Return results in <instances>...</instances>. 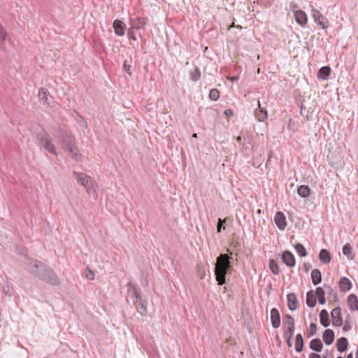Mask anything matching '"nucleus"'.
Listing matches in <instances>:
<instances>
[{"label":"nucleus","mask_w":358,"mask_h":358,"mask_svg":"<svg viewBox=\"0 0 358 358\" xmlns=\"http://www.w3.org/2000/svg\"><path fill=\"white\" fill-rule=\"evenodd\" d=\"M337 350L340 352H344L348 347V341L345 337H341L336 342Z\"/></svg>","instance_id":"obj_23"},{"label":"nucleus","mask_w":358,"mask_h":358,"mask_svg":"<svg viewBox=\"0 0 358 358\" xmlns=\"http://www.w3.org/2000/svg\"><path fill=\"white\" fill-rule=\"evenodd\" d=\"M24 264L26 265V268L32 274L39 278V275L41 274L42 271L44 269L46 266L43 262L38 261L36 259H34L29 257L24 259Z\"/></svg>","instance_id":"obj_6"},{"label":"nucleus","mask_w":358,"mask_h":358,"mask_svg":"<svg viewBox=\"0 0 358 358\" xmlns=\"http://www.w3.org/2000/svg\"><path fill=\"white\" fill-rule=\"evenodd\" d=\"M297 192L301 197L306 198L310 196V189L308 185H300L297 189Z\"/></svg>","instance_id":"obj_32"},{"label":"nucleus","mask_w":358,"mask_h":358,"mask_svg":"<svg viewBox=\"0 0 358 358\" xmlns=\"http://www.w3.org/2000/svg\"><path fill=\"white\" fill-rule=\"evenodd\" d=\"M285 325L287 327V328H294V319L289 314H286L285 315Z\"/></svg>","instance_id":"obj_40"},{"label":"nucleus","mask_w":358,"mask_h":358,"mask_svg":"<svg viewBox=\"0 0 358 358\" xmlns=\"http://www.w3.org/2000/svg\"><path fill=\"white\" fill-rule=\"evenodd\" d=\"M271 154L268 155V157L267 162H266V165H267V164H268V162H270V159H271Z\"/></svg>","instance_id":"obj_57"},{"label":"nucleus","mask_w":358,"mask_h":358,"mask_svg":"<svg viewBox=\"0 0 358 358\" xmlns=\"http://www.w3.org/2000/svg\"><path fill=\"white\" fill-rule=\"evenodd\" d=\"M131 66L129 65V64H127V62H124V65H123V69L124 70L129 74V75H131L132 73V71H131Z\"/></svg>","instance_id":"obj_45"},{"label":"nucleus","mask_w":358,"mask_h":358,"mask_svg":"<svg viewBox=\"0 0 358 358\" xmlns=\"http://www.w3.org/2000/svg\"><path fill=\"white\" fill-rule=\"evenodd\" d=\"M320 323L324 327H327L329 326L330 320L329 317V313L327 310L323 309L320 313Z\"/></svg>","instance_id":"obj_25"},{"label":"nucleus","mask_w":358,"mask_h":358,"mask_svg":"<svg viewBox=\"0 0 358 358\" xmlns=\"http://www.w3.org/2000/svg\"><path fill=\"white\" fill-rule=\"evenodd\" d=\"M199 275L201 279H203L204 278V276H205V273L204 272L199 273Z\"/></svg>","instance_id":"obj_55"},{"label":"nucleus","mask_w":358,"mask_h":358,"mask_svg":"<svg viewBox=\"0 0 358 358\" xmlns=\"http://www.w3.org/2000/svg\"><path fill=\"white\" fill-rule=\"evenodd\" d=\"M128 34L129 35V37L130 39H131L133 41H136L137 40L136 36H135L134 32L131 31V29H129Z\"/></svg>","instance_id":"obj_49"},{"label":"nucleus","mask_w":358,"mask_h":358,"mask_svg":"<svg viewBox=\"0 0 358 358\" xmlns=\"http://www.w3.org/2000/svg\"><path fill=\"white\" fill-rule=\"evenodd\" d=\"M39 278L52 285H59L60 284V280L56 273L52 268H48L47 266L42 271Z\"/></svg>","instance_id":"obj_7"},{"label":"nucleus","mask_w":358,"mask_h":358,"mask_svg":"<svg viewBox=\"0 0 358 358\" xmlns=\"http://www.w3.org/2000/svg\"><path fill=\"white\" fill-rule=\"evenodd\" d=\"M73 176L81 185L85 187L89 194H94L96 196V186L94 181L92 177L86 175L84 173L73 171Z\"/></svg>","instance_id":"obj_2"},{"label":"nucleus","mask_w":358,"mask_h":358,"mask_svg":"<svg viewBox=\"0 0 358 358\" xmlns=\"http://www.w3.org/2000/svg\"><path fill=\"white\" fill-rule=\"evenodd\" d=\"M315 296L318 299V302L321 305H324L326 303V299H325V291L323 289L322 287H318L316 288L315 290Z\"/></svg>","instance_id":"obj_31"},{"label":"nucleus","mask_w":358,"mask_h":358,"mask_svg":"<svg viewBox=\"0 0 358 358\" xmlns=\"http://www.w3.org/2000/svg\"><path fill=\"white\" fill-rule=\"evenodd\" d=\"M309 358H321V356L319 354L312 352L309 355Z\"/></svg>","instance_id":"obj_51"},{"label":"nucleus","mask_w":358,"mask_h":358,"mask_svg":"<svg viewBox=\"0 0 358 358\" xmlns=\"http://www.w3.org/2000/svg\"><path fill=\"white\" fill-rule=\"evenodd\" d=\"M306 304L310 308H313L315 306L317 301L316 296L313 290H310L306 294Z\"/></svg>","instance_id":"obj_27"},{"label":"nucleus","mask_w":358,"mask_h":358,"mask_svg":"<svg viewBox=\"0 0 358 358\" xmlns=\"http://www.w3.org/2000/svg\"><path fill=\"white\" fill-rule=\"evenodd\" d=\"M287 306L290 310H294L299 307V301L295 293H289L287 296Z\"/></svg>","instance_id":"obj_17"},{"label":"nucleus","mask_w":358,"mask_h":358,"mask_svg":"<svg viewBox=\"0 0 358 358\" xmlns=\"http://www.w3.org/2000/svg\"><path fill=\"white\" fill-rule=\"evenodd\" d=\"M268 265H269V268H270L271 272L274 275L279 274V271H280L279 266H278V263L273 259H269Z\"/></svg>","instance_id":"obj_37"},{"label":"nucleus","mask_w":358,"mask_h":358,"mask_svg":"<svg viewBox=\"0 0 358 358\" xmlns=\"http://www.w3.org/2000/svg\"><path fill=\"white\" fill-rule=\"evenodd\" d=\"M245 135H240L236 138V141L239 144V146L241 147L243 141V138Z\"/></svg>","instance_id":"obj_48"},{"label":"nucleus","mask_w":358,"mask_h":358,"mask_svg":"<svg viewBox=\"0 0 358 358\" xmlns=\"http://www.w3.org/2000/svg\"><path fill=\"white\" fill-rule=\"evenodd\" d=\"M129 292L131 293V297L134 299V304L138 313L141 315H145L148 311L147 301L142 298L140 289L133 286Z\"/></svg>","instance_id":"obj_3"},{"label":"nucleus","mask_w":358,"mask_h":358,"mask_svg":"<svg viewBox=\"0 0 358 358\" xmlns=\"http://www.w3.org/2000/svg\"><path fill=\"white\" fill-rule=\"evenodd\" d=\"M337 358H343L341 356L338 357Z\"/></svg>","instance_id":"obj_62"},{"label":"nucleus","mask_w":358,"mask_h":358,"mask_svg":"<svg viewBox=\"0 0 358 358\" xmlns=\"http://www.w3.org/2000/svg\"><path fill=\"white\" fill-rule=\"evenodd\" d=\"M310 348L315 352H320L323 348V344L320 338H314L310 341Z\"/></svg>","instance_id":"obj_24"},{"label":"nucleus","mask_w":358,"mask_h":358,"mask_svg":"<svg viewBox=\"0 0 358 358\" xmlns=\"http://www.w3.org/2000/svg\"><path fill=\"white\" fill-rule=\"evenodd\" d=\"M303 268H304L305 271L308 272L312 268V266L310 263L305 262L303 264Z\"/></svg>","instance_id":"obj_50"},{"label":"nucleus","mask_w":358,"mask_h":358,"mask_svg":"<svg viewBox=\"0 0 358 358\" xmlns=\"http://www.w3.org/2000/svg\"><path fill=\"white\" fill-rule=\"evenodd\" d=\"M316 331H317V325H316V324L310 323V328H309V331H308V333L307 334V336L309 338V337H311V336H314L316 334Z\"/></svg>","instance_id":"obj_41"},{"label":"nucleus","mask_w":358,"mask_h":358,"mask_svg":"<svg viewBox=\"0 0 358 358\" xmlns=\"http://www.w3.org/2000/svg\"><path fill=\"white\" fill-rule=\"evenodd\" d=\"M338 285L340 290L343 292H348L352 288V282L346 277L341 278Z\"/></svg>","instance_id":"obj_20"},{"label":"nucleus","mask_w":358,"mask_h":358,"mask_svg":"<svg viewBox=\"0 0 358 358\" xmlns=\"http://www.w3.org/2000/svg\"><path fill=\"white\" fill-rule=\"evenodd\" d=\"M323 358H329V357H327V355H325L323 357Z\"/></svg>","instance_id":"obj_61"},{"label":"nucleus","mask_w":358,"mask_h":358,"mask_svg":"<svg viewBox=\"0 0 358 358\" xmlns=\"http://www.w3.org/2000/svg\"><path fill=\"white\" fill-rule=\"evenodd\" d=\"M335 338L334 332L331 329H326L322 335V338L324 343L327 345H329L333 343Z\"/></svg>","instance_id":"obj_19"},{"label":"nucleus","mask_w":358,"mask_h":358,"mask_svg":"<svg viewBox=\"0 0 358 358\" xmlns=\"http://www.w3.org/2000/svg\"><path fill=\"white\" fill-rule=\"evenodd\" d=\"M311 280L314 285H317L322 282V273L317 268H315L311 271Z\"/></svg>","instance_id":"obj_28"},{"label":"nucleus","mask_w":358,"mask_h":358,"mask_svg":"<svg viewBox=\"0 0 358 358\" xmlns=\"http://www.w3.org/2000/svg\"><path fill=\"white\" fill-rule=\"evenodd\" d=\"M295 358H299V357H295Z\"/></svg>","instance_id":"obj_63"},{"label":"nucleus","mask_w":358,"mask_h":358,"mask_svg":"<svg viewBox=\"0 0 358 358\" xmlns=\"http://www.w3.org/2000/svg\"><path fill=\"white\" fill-rule=\"evenodd\" d=\"M296 22L301 27H304L308 22L306 13L302 10H298L294 12Z\"/></svg>","instance_id":"obj_16"},{"label":"nucleus","mask_w":358,"mask_h":358,"mask_svg":"<svg viewBox=\"0 0 358 358\" xmlns=\"http://www.w3.org/2000/svg\"><path fill=\"white\" fill-rule=\"evenodd\" d=\"M274 221L280 230H284L287 227V221L285 215L281 212L278 211L274 216Z\"/></svg>","instance_id":"obj_13"},{"label":"nucleus","mask_w":358,"mask_h":358,"mask_svg":"<svg viewBox=\"0 0 358 358\" xmlns=\"http://www.w3.org/2000/svg\"><path fill=\"white\" fill-rule=\"evenodd\" d=\"M303 338L301 334H297L295 337V350L297 352H301L303 350Z\"/></svg>","instance_id":"obj_29"},{"label":"nucleus","mask_w":358,"mask_h":358,"mask_svg":"<svg viewBox=\"0 0 358 358\" xmlns=\"http://www.w3.org/2000/svg\"><path fill=\"white\" fill-rule=\"evenodd\" d=\"M300 114L307 121H310L313 120V111L310 110V109H306V108L305 106H303V105H301L300 106Z\"/></svg>","instance_id":"obj_30"},{"label":"nucleus","mask_w":358,"mask_h":358,"mask_svg":"<svg viewBox=\"0 0 358 358\" xmlns=\"http://www.w3.org/2000/svg\"><path fill=\"white\" fill-rule=\"evenodd\" d=\"M245 150H252V140L250 135H245L243 138V144L241 146Z\"/></svg>","instance_id":"obj_35"},{"label":"nucleus","mask_w":358,"mask_h":358,"mask_svg":"<svg viewBox=\"0 0 358 358\" xmlns=\"http://www.w3.org/2000/svg\"><path fill=\"white\" fill-rule=\"evenodd\" d=\"M224 223H225V220H222L221 218L218 219L217 225V231L218 233L221 231L222 227L224 229H225V227L224 226Z\"/></svg>","instance_id":"obj_44"},{"label":"nucleus","mask_w":358,"mask_h":358,"mask_svg":"<svg viewBox=\"0 0 358 358\" xmlns=\"http://www.w3.org/2000/svg\"><path fill=\"white\" fill-rule=\"evenodd\" d=\"M294 249L296 250L297 254L301 257H304L308 255L306 249L301 243H298L295 244Z\"/></svg>","instance_id":"obj_36"},{"label":"nucleus","mask_w":358,"mask_h":358,"mask_svg":"<svg viewBox=\"0 0 358 358\" xmlns=\"http://www.w3.org/2000/svg\"><path fill=\"white\" fill-rule=\"evenodd\" d=\"M259 109H255V115L259 122H263L267 118V110L260 107L259 101H258Z\"/></svg>","instance_id":"obj_21"},{"label":"nucleus","mask_w":358,"mask_h":358,"mask_svg":"<svg viewBox=\"0 0 358 358\" xmlns=\"http://www.w3.org/2000/svg\"><path fill=\"white\" fill-rule=\"evenodd\" d=\"M342 250L344 255L347 256L350 259H353V256L352 255V247L349 243L344 245Z\"/></svg>","instance_id":"obj_38"},{"label":"nucleus","mask_w":358,"mask_h":358,"mask_svg":"<svg viewBox=\"0 0 358 358\" xmlns=\"http://www.w3.org/2000/svg\"><path fill=\"white\" fill-rule=\"evenodd\" d=\"M356 358H358V350L356 352Z\"/></svg>","instance_id":"obj_60"},{"label":"nucleus","mask_w":358,"mask_h":358,"mask_svg":"<svg viewBox=\"0 0 358 358\" xmlns=\"http://www.w3.org/2000/svg\"><path fill=\"white\" fill-rule=\"evenodd\" d=\"M201 71L198 66H195L189 71V78L194 82L198 81L201 78Z\"/></svg>","instance_id":"obj_34"},{"label":"nucleus","mask_w":358,"mask_h":358,"mask_svg":"<svg viewBox=\"0 0 358 358\" xmlns=\"http://www.w3.org/2000/svg\"><path fill=\"white\" fill-rule=\"evenodd\" d=\"M113 27L115 34L119 36H122L125 34L126 24L120 20H115L113 22Z\"/></svg>","instance_id":"obj_14"},{"label":"nucleus","mask_w":358,"mask_h":358,"mask_svg":"<svg viewBox=\"0 0 358 358\" xmlns=\"http://www.w3.org/2000/svg\"><path fill=\"white\" fill-rule=\"evenodd\" d=\"M276 340H277V341H279V342L280 343V339H279L278 336H276Z\"/></svg>","instance_id":"obj_59"},{"label":"nucleus","mask_w":358,"mask_h":358,"mask_svg":"<svg viewBox=\"0 0 358 358\" xmlns=\"http://www.w3.org/2000/svg\"><path fill=\"white\" fill-rule=\"evenodd\" d=\"M288 347L292 346V338H285Z\"/></svg>","instance_id":"obj_54"},{"label":"nucleus","mask_w":358,"mask_h":358,"mask_svg":"<svg viewBox=\"0 0 358 358\" xmlns=\"http://www.w3.org/2000/svg\"><path fill=\"white\" fill-rule=\"evenodd\" d=\"M332 324L335 327H341L343 324L341 317V308L340 307L334 308L331 313Z\"/></svg>","instance_id":"obj_11"},{"label":"nucleus","mask_w":358,"mask_h":358,"mask_svg":"<svg viewBox=\"0 0 358 358\" xmlns=\"http://www.w3.org/2000/svg\"><path fill=\"white\" fill-rule=\"evenodd\" d=\"M224 115H225L227 117H231V116H233V115H234V110H233L232 109H230V108L227 109V110H225V111H224Z\"/></svg>","instance_id":"obj_47"},{"label":"nucleus","mask_w":358,"mask_h":358,"mask_svg":"<svg viewBox=\"0 0 358 358\" xmlns=\"http://www.w3.org/2000/svg\"><path fill=\"white\" fill-rule=\"evenodd\" d=\"M319 259L324 264H329L331 260L330 252L327 249H322L319 253Z\"/></svg>","instance_id":"obj_26"},{"label":"nucleus","mask_w":358,"mask_h":358,"mask_svg":"<svg viewBox=\"0 0 358 358\" xmlns=\"http://www.w3.org/2000/svg\"><path fill=\"white\" fill-rule=\"evenodd\" d=\"M331 68L328 66L321 67L317 71V78L320 80H327L331 73Z\"/></svg>","instance_id":"obj_22"},{"label":"nucleus","mask_w":358,"mask_h":358,"mask_svg":"<svg viewBox=\"0 0 358 358\" xmlns=\"http://www.w3.org/2000/svg\"><path fill=\"white\" fill-rule=\"evenodd\" d=\"M220 96V92L217 89H212L209 92L208 97L212 101H217Z\"/></svg>","instance_id":"obj_39"},{"label":"nucleus","mask_w":358,"mask_h":358,"mask_svg":"<svg viewBox=\"0 0 358 358\" xmlns=\"http://www.w3.org/2000/svg\"><path fill=\"white\" fill-rule=\"evenodd\" d=\"M38 140L41 145L48 152L52 155H57V150L55 145L52 143V140L50 135L44 130L42 129L38 134Z\"/></svg>","instance_id":"obj_5"},{"label":"nucleus","mask_w":358,"mask_h":358,"mask_svg":"<svg viewBox=\"0 0 358 358\" xmlns=\"http://www.w3.org/2000/svg\"><path fill=\"white\" fill-rule=\"evenodd\" d=\"M231 259L228 254H220L217 257L214 272L217 285L225 284L226 275L231 273V262L230 261Z\"/></svg>","instance_id":"obj_1"},{"label":"nucleus","mask_w":358,"mask_h":358,"mask_svg":"<svg viewBox=\"0 0 358 358\" xmlns=\"http://www.w3.org/2000/svg\"><path fill=\"white\" fill-rule=\"evenodd\" d=\"M62 148L69 152L72 157L78 159V154L77 152V148L75 145V138L73 136L65 134L62 136Z\"/></svg>","instance_id":"obj_4"},{"label":"nucleus","mask_w":358,"mask_h":358,"mask_svg":"<svg viewBox=\"0 0 358 358\" xmlns=\"http://www.w3.org/2000/svg\"><path fill=\"white\" fill-rule=\"evenodd\" d=\"M39 101L43 104L49 107H53L55 103V98L50 94L49 91L45 88H40L38 93Z\"/></svg>","instance_id":"obj_9"},{"label":"nucleus","mask_w":358,"mask_h":358,"mask_svg":"<svg viewBox=\"0 0 358 358\" xmlns=\"http://www.w3.org/2000/svg\"><path fill=\"white\" fill-rule=\"evenodd\" d=\"M227 79L231 80V82H236L238 80L239 77L238 76L227 77Z\"/></svg>","instance_id":"obj_52"},{"label":"nucleus","mask_w":358,"mask_h":358,"mask_svg":"<svg viewBox=\"0 0 358 358\" xmlns=\"http://www.w3.org/2000/svg\"><path fill=\"white\" fill-rule=\"evenodd\" d=\"M192 136L194 137V138H196L197 137V134L194 133Z\"/></svg>","instance_id":"obj_58"},{"label":"nucleus","mask_w":358,"mask_h":358,"mask_svg":"<svg viewBox=\"0 0 358 358\" xmlns=\"http://www.w3.org/2000/svg\"><path fill=\"white\" fill-rule=\"evenodd\" d=\"M311 16L315 22L322 29H326L329 26V22L318 10L312 6Z\"/></svg>","instance_id":"obj_8"},{"label":"nucleus","mask_w":358,"mask_h":358,"mask_svg":"<svg viewBox=\"0 0 358 358\" xmlns=\"http://www.w3.org/2000/svg\"><path fill=\"white\" fill-rule=\"evenodd\" d=\"M6 33L3 30H0V37L2 38V40H4L6 38Z\"/></svg>","instance_id":"obj_53"},{"label":"nucleus","mask_w":358,"mask_h":358,"mask_svg":"<svg viewBox=\"0 0 358 358\" xmlns=\"http://www.w3.org/2000/svg\"><path fill=\"white\" fill-rule=\"evenodd\" d=\"M347 303L350 310H358V299L355 294H351L348 296Z\"/></svg>","instance_id":"obj_18"},{"label":"nucleus","mask_w":358,"mask_h":358,"mask_svg":"<svg viewBox=\"0 0 358 358\" xmlns=\"http://www.w3.org/2000/svg\"><path fill=\"white\" fill-rule=\"evenodd\" d=\"M282 261L288 267H294L296 264L295 257L289 250H285L282 252Z\"/></svg>","instance_id":"obj_12"},{"label":"nucleus","mask_w":358,"mask_h":358,"mask_svg":"<svg viewBox=\"0 0 358 358\" xmlns=\"http://www.w3.org/2000/svg\"><path fill=\"white\" fill-rule=\"evenodd\" d=\"M347 358H353L352 352H350V354H348L347 356Z\"/></svg>","instance_id":"obj_56"},{"label":"nucleus","mask_w":358,"mask_h":358,"mask_svg":"<svg viewBox=\"0 0 358 358\" xmlns=\"http://www.w3.org/2000/svg\"><path fill=\"white\" fill-rule=\"evenodd\" d=\"M271 321L273 328L277 329L280 325V315L279 310L273 308L271 310Z\"/></svg>","instance_id":"obj_15"},{"label":"nucleus","mask_w":358,"mask_h":358,"mask_svg":"<svg viewBox=\"0 0 358 358\" xmlns=\"http://www.w3.org/2000/svg\"><path fill=\"white\" fill-rule=\"evenodd\" d=\"M146 17H132L129 19L131 29L138 30L144 28L147 23Z\"/></svg>","instance_id":"obj_10"},{"label":"nucleus","mask_w":358,"mask_h":358,"mask_svg":"<svg viewBox=\"0 0 358 358\" xmlns=\"http://www.w3.org/2000/svg\"><path fill=\"white\" fill-rule=\"evenodd\" d=\"M294 331V328L288 327L284 331V336L285 338H292Z\"/></svg>","instance_id":"obj_43"},{"label":"nucleus","mask_w":358,"mask_h":358,"mask_svg":"<svg viewBox=\"0 0 358 358\" xmlns=\"http://www.w3.org/2000/svg\"><path fill=\"white\" fill-rule=\"evenodd\" d=\"M85 276L87 279L90 280H92L94 279V273L90 270L88 267H87L85 270Z\"/></svg>","instance_id":"obj_42"},{"label":"nucleus","mask_w":358,"mask_h":358,"mask_svg":"<svg viewBox=\"0 0 358 358\" xmlns=\"http://www.w3.org/2000/svg\"><path fill=\"white\" fill-rule=\"evenodd\" d=\"M351 325L350 324V322L348 320H345V324H344V326L343 327V331H348L351 329Z\"/></svg>","instance_id":"obj_46"},{"label":"nucleus","mask_w":358,"mask_h":358,"mask_svg":"<svg viewBox=\"0 0 358 358\" xmlns=\"http://www.w3.org/2000/svg\"><path fill=\"white\" fill-rule=\"evenodd\" d=\"M324 287L326 289V292L328 294V299H332L334 301L338 300L337 293L334 290L331 286L327 285V284L324 285Z\"/></svg>","instance_id":"obj_33"}]
</instances>
